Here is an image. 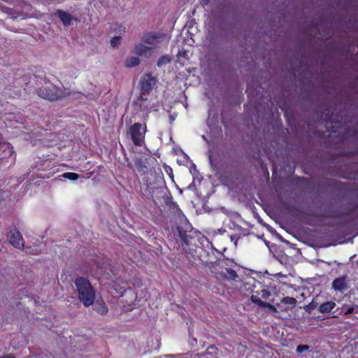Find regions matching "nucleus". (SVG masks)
<instances>
[{"label":"nucleus","mask_w":358,"mask_h":358,"mask_svg":"<svg viewBox=\"0 0 358 358\" xmlns=\"http://www.w3.org/2000/svg\"><path fill=\"white\" fill-rule=\"evenodd\" d=\"M355 310V307L354 306H350L349 307L344 313L345 315H348V314H350V313H352Z\"/></svg>","instance_id":"nucleus-22"},{"label":"nucleus","mask_w":358,"mask_h":358,"mask_svg":"<svg viewBox=\"0 0 358 358\" xmlns=\"http://www.w3.org/2000/svg\"><path fill=\"white\" fill-rule=\"evenodd\" d=\"M210 349L213 350V347H210V348H208V350H207V353H208V354H209V353H210L209 350H210Z\"/></svg>","instance_id":"nucleus-25"},{"label":"nucleus","mask_w":358,"mask_h":358,"mask_svg":"<svg viewBox=\"0 0 358 358\" xmlns=\"http://www.w3.org/2000/svg\"><path fill=\"white\" fill-rule=\"evenodd\" d=\"M57 14L59 17L61 22L64 24V26L68 27L71 25L74 18L72 17L71 14L62 10H58L57 11Z\"/></svg>","instance_id":"nucleus-7"},{"label":"nucleus","mask_w":358,"mask_h":358,"mask_svg":"<svg viewBox=\"0 0 358 358\" xmlns=\"http://www.w3.org/2000/svg\"><path fill=\"white\" fill-rule=\"evenodd\" d=\"M157 84V80L151 74L144 75L141 80V86L142 91V98L143 96L148 94L155 87Z\"/></svg>","instance_id":"nucleus-5"},{"label":"nucleus","mask_w":358,"mask_h":358,"mask_svg":"<svg viewBox=\"0 0 358 358\" xmlns=\"http://www.w3.org/2000/svg\"><path fill=\"white\" fill-rule=\"evenodd\" d=\"M171 61V58L168 55H164L161 57L157 62V66H162L163 65H165L168 64Z\"/></svg>","instance_id":"nucleus-15"},{"label":"nucleus","mask_w":358,"mask_h":358,"mask_svg":"<svg viewBox=\"0 0 358 358\" xmlns=\"http://www.w3.org/2000/svg\"><path fill=\"white\" fill-rule=\"evenodd\" d=\"M164 37L162 35L148 33L144 34L141 41L136 43L134 52L140 57L150 58L157 53L162 45Z\"/></svg>","instance_id":"nucleus-1"},{"label":"nucleus","mask_w":358,"mask_h":358,"mask_svg":"<svg viewBox=\"0 0 358 358\" xmlns=\"http://www.w3.org/2000/svg\"><path fill=\"white\" fill-rule=\"evenodd\" d=\"M210 0H201V3L202 6H206Z\"/></svg>","instance_id":"nucleus-23"},{"label":"nucleus","mask_w":358,"mask_h":358,"mask_svg":"<svg viewBox=\"0 0 358 358\" xmlns=\"http://www.w3.org/2000/svg\"><path fill=\"white\" fill-rule=\"evenodd\" d=\"M37 92L42 98L52 101L62 99L71 94L69 90L58 87L52 83H46L45 86L39 88Z\"/></svg>","instance_id":"nucleus-3"},{"label":"nucleus","mask_w":358,"mask_h":358,"mask_svg":"<svg viewBox=\"0 0 358 358\" xmlns=\"http://www.w3.org/2000/svg\"><path fill=\"white\" fill-rule=\"evenodd\" d=\"M124 64L127 67H134L140 64V59L136 56L129 57L125 60Z\"/></svg>","instance_id":"nucleus-14"},{"label":"nucleus","mask_w":358,"mask_h":358,"mask_svg":"<svg viewBox=\"0 0 358 358\" xmlns=\"http://www.w3.org/2000/svg\"><path fill=\"white\" fill-rule=\"evenodd\" d=\"M146 127L140 123L134 124L129 129L131 139L134 144L141 145L144 141Z\"/></svg>","instance_id":"nucleus-4"},{"label":"nucleus","mask_w":358,"mask_h":358,"mask_svg":"<svg viewBox=\"0 0 358 358\" xmlns=\"http://www.w3.org/2000/svg\"><path fill=\"white\" fill-rule=\"evenodd\" d=\"M94 310L101 315H105L108 312V307L102 300H97L95 302Z\"/></svg>","instance_id":"nucleus-10"},{"label":"nucleus","mask_w":358,"mask_h":358,"mask_svg":"<svg viewBox=\"0 0 358 358\" xmlns=\"http://www.w3.org/2000/svg\"><path fill=\"white\" fill-rule=\"evenodd\" d=\"M220 275L227 280H236L238 277L237 273L234 270L228 268H223Z\"/></svg>","instance_id":"nucleus-9"},{"label":"nucleus","mask_w":358,"mask_h":358,"mask_svg":"<svg viewBox=\"0 0 358 358\" xmlns=\"http://www.w3.org/2000/svg\"><path fill=\"white\" fill-rule=\"evenodd\" d=\"M309 349V346L306 345H298L296 348V352L297 353H302L304 351H307Z\"/></svg>","instance_id":"nucleus-19"},{"label":"nucleus","mask_w":358,"mask_h":358,"mask_svg":"<svg viewBox=\"0 0 358 358\" xmlns=\"http://www.w3.org/2000/svg\"><path fill=\"white\" fill-rule=\"evenodd\" d=\"M131 167L140 173H145V170L147 169V167L143 162L139 159H136L134 160V165L131 166Z\"/></svg>","instance_id":"nucleus-13"},{"label":"nucleus","mask_w":358,"mask_h":358,"mask_svg":"<svg viewBox=\"0 0 358 358\" xmlns=\"http://www.w3.org/2000/svg\"><path fill=\"white\" fill-rule=\"evenodd\" d=\"M335 306L336 303L334 301H327L319 306L318 310L321 313H329Z\"/></svg>","instance_id":"nucleus-12"},{"label":"nucleus","mask_w":358,"mask_h":358,"mask_svg":"<svg viewBox=\"0 0 358 358\" xmlns=\"http://www.w3.org/2000/svg\"><path fill=\"white\" fill-rule=\"evenodd\" d=\"M207 358H208V357H207Z\"/></svg>","instance_id":"nucleus-26"},{"label":"nucleus","mask_w":358,"mask_h":358,"mask_svg":"<svg viewBox=\"0 0 358 358\" xmlns=\"http://www.w3.org/2000/svg\"><path fill=\"white\" fill-rule=\"evenodd\" d=\"M62 176L64 178H66V179H69L71 180H76L79 178V175L76 173H71V172L64 173Z\"/></svg>","instance_id":"nucleus-16"},{"label":"nucleus","mask_w":358,"mask_h":358,"mask_svg":"<svg viewBox=\"0 0 358 358\" xmlns=\"http://www.w3.org/2000/svg\"><path fill=\"white\" fill-rule=\"evenodd\" d=\"M8 242L17 249L24 248L22 236L17 229H11L7 234Z\"/></svg>","instance_id":"nucleus-6"},{"label":"nucleus","mask_w":358,"mask_h":358,"mask_svg":"<svg viewBox=\"0 0 358 358\" xmlns=\"http://www.w3.org/2000/svg\"><path fill=\"white\" fill-rule=\"evenodd\" d=\"M78 299L86 307L92 305L95 300V290L90 281L85 278H78L75 281Z\"/></svg>","instance_id":"nucleus-2"},{"label":"nucleus","mask_w":358,"mask_h":358,"mask_svg":"<svg viewBox=\"0 0 358 358\" xmlns=\"http://www.w3.org/2000/svg\"><path fill=\"white\" fill-rule=\"evenodd\" d=\"M0 358H13V357L11 355H7Z\"/></svg>","instance_id":"nucleus-24"},{"label":"nucleus","mask_w":358,"mask_h":358,"mask_svg":"<svg viewBox=\"0 0 358 358\" xmlns=\"http://www.w3.org/2000/svg\"><path fill=\"white\" fill-rule=\"evenodd\" d=\"M332 287L335 290L342 291L346 288L345 279L339 278L334 280L332 282Z\"/></svg>","instance_id":"nucleus-11"},{"label":"nucleus","mask_w":358,"mask_h":358,"mask_svg":"<svg viewBox=\"0 0 358 358\" xmlns=\"http://www.w3.org/2000/svg\"><path fill=\"white\" fill-rule=\"evenodd\" d=\"M120 41H121V36H114L111 41H110V43H111V45L113 47H116L120 43Z\"/></svg>","instance_id":"nucleus-18"},{"label":"nucleus","mask_w":358,"mask_h":358,"mask_svg":"<svg viewBox=\"0 0 358 358\" xmlns=\"http://www.w3.org/2000/svg\"><path fill=\"white\" fill-rule=\"evenodd\" d=\"M259 294H260L262 298L266 299L270 296V292L265 289H262Z\"/></svg>","instance_id":"nucleus-21"},{"label":"nucleus","mask_w":358,"mask_h":358,"mask_svg":"<svg viewBox=\"0 0 358 358\" xmlns=\"http://www.w3.org/2000/svg\"><path fill=\"white\" fill-rule=\"evenodd\" d=\"M117 33L120 34H122L123 33H125L126 31V27L122 26V25H116V29H115Z\"/></svg>","instance_id":"nucleus-20"},{"label":"nucleus","mask_w":358,"mask_h":358,"mask_svg":"<svg viewBox=\"0 0 358 358\" xmlns=\"http://www.w3.org/2000/svg\"><path fill=\"white\" fill-rule=\"evenodd\" d=\"M251 301L259 306L268 308L272 312H277V309L274 306L269 303L262 301L261 299L257 295H252Z\"/></svg>","instance_id":"nucleus-8"},{"label":"nucleus","mask_w":358,"mask_h":358,"mask_svg":"<svg viewBox=\"0 0 358 358\" xmlns=\"http://www.w3.org/2000/svg\"><path fill=\"white\" fill-rule=\"evenodd\" d=\"M282 302L286 304L294 305L296 301L294 298L287 296L282 299Z\"/></svg>","instance_id":"nucleus-17"}]
</instances>
